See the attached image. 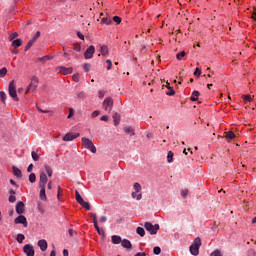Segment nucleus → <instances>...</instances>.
<instances>
[{
  "instance_id": "c85d7f7f",
  "label": "nucleus",
  "mask_w": 256,
  "mask_h": 256,
  "mask_svg": "<svg viewBox=\"0 0 256 256\" xmlns=\"http://www.w3.org/2000/svg\"><path fill=\"white\" fill-rule=\"evenodd\" d=\"M44 169H45L48 177H53V170L51 169V167H49V165H45Z\"/></svg>"
},
{
  "instance_id": "4d7b16f0",
  "label": "nucleus",
  "mask_w": 256,
  "mask_h": 256,
  "mask_svg": "<svg viewBox=\"0 0 256 256\" xmlns=\"http://www.w3.org/2000/svg\"><path fill=\"white\" fill-rule=\"evenodd\" d=\"M100 223H107V216H101Z\"/></svg>"
},
{
  "instance_id": "bf43d9fd",
  "label": "nucleus",
  "mask_w": 256,
  "mask_h": 256,
  "mask_svg": "<svg viewBox=\"0 0 256 256\" xmlns=\"http://www.w3.org/2000/svg\"><path fill=\"white\" fill-rule=\"evenodd\" d=\"M100 121H109V116L103 115V116L100 118Z\"/></svg>"
},
{
  "instance_id": "393cba45",
  "label": "nucleus",
  "mask_w": 256,
  "mask_h": 256,
  "mask_svg": "<svg viewBox=\"0 0 256 256\" xmlns=\"http://www.w3.org/2000/svg\"><path fill=\"white\" fill-rule=\"evenodd\" d=\"M94 227H95L98 235H102L103 237H105V230L99 228V224H94Z\"/></svg>"
},
{
  "instance_id": "2f4dec72",
  "label": "nucleus",
  "mask_w": 256,
  "mask_h": 256,
  "mask_svg": "<svg viewBox=\"0 0 256 256\" xmlns=\"http://www.w3.org/2000/svg\"><path fill=\"white\" fill-rule=\"evenodd\" d=\"M101 23H103L104 25H111L112 21L111 18H102L101 19Z\"/></svg>"
},
{
  "instance_id": "603ef678",
  "label": "nucleus",
  "mask_w": 256,
  "mask_h": 256,
  "mask_svg": "<svg viewBox=\"0 0 256 256\" xmlns=\"http://www.w3.org/2000/svg\"><path fill=\"white\" fill-rule=\"evenodd\" d=\"M73 115H75V110H73V108H70L69 114H68V119H71V117H73Z\"/></svg>"
},
{
  "instance_id": "ea45409f",
  "label": "nucleus",
  "mask_w": 256,
  "mask_h": 256,
  "mask_svg": "<svg viewBox=\"0 0 256 256\" xmlns=\"http://www.w3.org/2000/svg\"><path fill=\"white\" fill-rule=\"evenodd\" d=\"M183 57H185V51H181L180 53H178V54L176 55V59H177L178 61H181V59H183Z\"/></svg>"
},
{
  "instance_id": "4be33fe9",
  "label": "nucleus",
  "mask_w": 256,
  "mask_h": 256,
  "mask_svg": "<svg viewBox=\"0 0 256 256\" xmlns=\"http://www.w3.org/2000/svg\"><path fill=\"white\" fill-rule=\"evenodd\" d=\"M51 59H53V56L46 55L38 58V61H40V63H45L46 61H51Z\"/></svg>"
},
{
  "instance_id": "f257e3e1",
  "label": "nucleus",
  "mask_w": 256,
  "mask_h": 256,
  "mask_svg": "<svg viewBox=\"0 0 256 256\" xmlns=\"http://www.w3.org/2000/svg\"><path fill=\"white\" fill-rule=\"evenodd\" d=\"M81 141L85 149H88L89 151H91V153H97V147H95V144H93V141H91V139L83 137Z\"/></svg>"
},
{
  "instance_id": "774afa93",
  "label": "nucleus",
  "mask_w": 256,
  "mask_h": 256,
  "mask_svg": "<svg viewBox=\"0 0 256 256\" xmlns=\"http://www.w3.org/2000/svg\"><path fill=\"white\" fill-rule=\"evenodd\" d=\"M42 113H49L50 117L53 116V112L49 110H44L42 111Z\"/></svg>"
},
{
  "instance_id": "e433bc0d",
  "label": "nucleus",
  "mask_w": 256,
  "mask_h": 256,
  "mask_svg": "<svg viewBox=\"0 0 256 256\" xmlns=\"http://www.w3.org/2000/svg\"><path fill=\"white\" fill-rule=\"evenodd\" d=\"M31 157H32L33 161H39V154H37V152L32 151Z\"/></svg>"
},
{
  "instance_id": "dca6fc26",
  "label": "nucleus",
  "mask_w": 256,
  "mask_h": 256,
  "mask_svg": "<svg viewBox=\"0 0 256 256\" xmlns=\"http://www.w3.org/2000/svg\"><path fill=\"white\" fill-rule=\"evenodd\" d=\"M12 171L15 177H17V179H21V177H23L21 170L17 166H12Z\"/></svg>"
},
{
  "instance_id": "bb28decb",
  "label": "nucleus",
  "mask_w": 256,
  "mask_h": 256,
  "mask_svg": "<svg viewBox=\"0 0 256 256\" xmlns=\"http://www.w3.org/2000/svg\"><path fill=\"white\" fill-rule=\"evenodd\" d=\"M199 91L195 90L192 92V95H191V101H197V99H199Z\"/></svg>"
},
{
  "instance_id": "58836bf2",
  "label": "nucleus",
  "mask_w": 256,
  "mask_h": 256,
  "mask_svg": "<svg viewBox=\"0 0 256 256\" xmlns=\"http://www.w3.org/2000/svg\"><path fill=\"white\" fill-rule=\"evenodd\" d=\"M134 189L136 191V193H141V184L139 183H134Z\"/></svg>"
},
{
  "instance_id": "6e6552de",
  "label": "nucleus",
  "mask_w": 256,
  "mask_h": 256,
  "mask_svg": "<svg viewBox=\"0 0 256 256\" xmlns=\"http://www.w3.org/2000/svg\"><path fill=\"white\" fill-rule=\"evenodd\" d=\"M14 223L16 225H23V227H28L27 218L24 215H19L16 217Z\"/></svg>"
},
{
  "instance_id": "2eb2a0df",
  "label": "nucleus",
  "mask_w": 256,
  "mask_h": 256,
  "mask_svg": "<svg viewBox=\"0 0 256 256\" xmlns=\"http://www.w3.org/2000/svg\"><path fill=\"white\" fill-rule=\"evenodd\" d=\"M59 72L63 73V75H71V73H73V68H65L64 66H60Z\"/></svg>"
},
{
  "instance_id": "ddd939ff",
  "label": "nucleus",
  "mask_w": 256,
  "mask_h": 256,
  "mask_svg": "<svg viewBox=\"0 0 256 256\" xmlns=\"http://www.w3.org/2000/svg\"><path fill=\"white\" fill-rule=\"evenodd\" d=\"M100 53L99 57H107L109 55V47L107 45H100Z\"/></svg>"
},
{
  "instance_id": "c9c22d12",
  "label": "nucleus",
  "mask_w": 256,
  "mask_h": 256,
  "mask_svg": "<svg viewBox=\"0 0 256 256\" xmlns=\"http://www.w3.org/2000/svg\"><path fill=\"white\" fill-rule=\"evenodd\" d=\"M16 241H18V243H23V241H25V235L23 234H18Z\"/></svg>"
},
{
  "instance_id": "49530a36",
  "label": "nucleus",
  "mask_w": 256,
  "mask_h": 256,
  "mask_svg": "<svg viewBox=\"0 0 256 256\" xmlns=\"http://www.w3.org/2000/svg\"><path fill=\"white\" fill-rule=\"evenodd\" d=\"M7 75V68H2L0 69V77H5Z\"/></svg>"
},
{
  "instance_id": "3c124183",
  "label": "nucleus",
  "mask_w": 256,
  "mask_h": 256,
  "mask_svg": "<svg viewBox=\"0 0 256 256\" xmlns=\"http://www.w3.org/2000/svg\"><path fill=\"white\" fill-rule=\"evenodd\" d=\"M106 63H108L107 71H110L111 67H113V62L110 59H108V60H106Z\"/></svg>"
},
{
  "instance_id": "4c0bfd02",
  "label": "nucleus",
  "mask_w": 256,
  "mask_h": 256,
  "mask_svg": "<svg viewBox=\"0 0 256 256\" xmlns=\"http://www.w3.org/2000/svg\"><path fill=\"white\" fill-rule=\"evenodd\" d=\"M34 44L35 42H33V40H30L25 46V51H29V49H31V47H33Z\"/></svg>"
},
{
  "instance_id": "20e7f679",
  "label": "nucleus",
  "mask_w": 256,
  "mask_h": 256,
  "mask_svg": "<svg viewBox=\"0 0 256 256\" xmlns=\"http://www.w3.org/2000/svg\"><path fill=\"white\" fill-rule=\"evenodd\" d=\"M38 86H39V78H37V76H33L31 78V82L28 88L26 89V93H35V90L37 89Z\"/></svg>"
},
{
  "instance_id": "e2e57ef3",
  "label": "nucleus",
  "mask_w": 256,
  "mask_h": 256,
  "mask_svg": "<svg viewBox=\"0 0 256 256\" xmlns=\"http://www.w3.org/2000/svg\"><path fill=\"white\" fill-rule=\"evenodd\" d=\"M79 99H85V94L83 92L78 93Z\"/></svg>"
},
{
  "instance_id": "b1692460",
  "label": "nucleus",
  "mask_w": 256,
  "mask_h": 256,
  "mask_svg": "<svg viewBox=\"0 0 256 256\" xmlns=\"http://www.w3.org/2000/svg\"><path fill=\"white\" fill-rule=\"evenodd\" d=\"M23 45V40L21 39H16L12 41V47H21Z\"/></svg>"
},
{
  "instance_id": "a19ab883",
  "label": "nucleus",
  "mask_w": 256,
  "mask_h": 256,
  "mask_svg": "<svg viewBox=\"0 0 256 256\" xmlns=\"http://www.w3.org/2000/svg\"><path fill=\"white\" fill-rule=\"evenodd\" d=\"M153 253L154 255H161V247L159 246L154 247Z\"/></svg>"
},
{
  "instance_id": "37998d69",
  "label": "nucleus",
  "mask_w": 256,
  "mask_h": 256,
  "mask_svg": "<svg viewBox=\"0 0 256 256\" xmlns=\"http://www.w3.org/2000/svg\"><path fill=\"white\" fill-rule=\"evenodd\" d=\"M83 69L84 71H86V73H89V71H91V64L89 63L84 64Z\"/></svg>"
},
{
  "instance_id": "a211bd4d",
  "label": "nucleus",
  "mask_w": 256,
  "mask_h": 256,
  "mask_svg": "<svg viewBox=\"0 0 256 256\" xmlns=\"http://www.w3.org/2000/svg\"><path fill=\"white\" fill-rule=\"evenodd\" d=\"M38 247H40L41 251H47V240H39Z\"/></svg>"
},
{
  "instance_id": "79ce46f5",
  "label": "nucleus",
  "mask_w": 256,
  "mask_h": 256,
  "mask_svg": "<svg viewBox=\"0 0 256 256\" xmlns=\"http://www.w3.org/2000/svg\"><path fill=\"white\" fill-rule=\"evenodd\" d=\"M40 37H41V32L37 31L36 34L32 37L31 41L35 43V41H37V39Z\"/></svg>"
},
{
  "instance_id": "9b49d317",
  "label": "nucleus",
  "mask_w": 256,
  "mask_h": 256,
  "mask_svg": "<svg viewBox=\"0 0 256 256\" xmlns=\"http://www.w3.org/2000/svg\"><path fill=\"white\" fill-rule=\"evenodd\" d=\"M16 213L18 215H23V213H25V203H23V201H19L16 204Z\"/></svg>"
},
{
  "instance_id": "864d4df0",
  "label": "nucleus",
  "mask_w": 256,
  "mask_h": 256,
  "mask_svg": "<svg viewBox=\"0 0 256 256\" xmlns=\"http://www.w3.org/2000/svg\"><path fill=\"white\" fill-rule=\"evenodd\" d=\"M72 79H73V81H75V83H79V74H74L72 76Z\"/></svg>"
},
{
  "instance_id": "4468645a",
  "label": "nucleus",
  "mask_w": 256,
  "mask_h": 256,
  "mask_svg": "<svg viewBox=\"0 0 256 256\" xmlns=\"http://www.w3.org/2000/svg\"><path fill=\"white\" fill-rule=\"evenodd\" d=\"M77 137H79V133H67L64 137H63V141H73V139H77Z\"/></svg>"
},
{
  "instance_id": "5fc2aeb1",
  "label": "nucleus",
  "mask_w": 256,
  "mask_h": 256,
  "mask_svg": "<svg viewBox=\"0 0 256 256\" xmlns=\"http://www.w3.org/2000/svg\"><path fill=\"white\" fill-rule=\"evenodd\" d=\"M99 113H100L99 110H95L92 112L91 117L92 118L99 117Z\"/></svg>"
},
{
  "instance_id": "680f3d73",
  "label": "nucleus",
  "mask_w": 256,
  "mask_h": 256,
  "mask_svg": "<svg viewBox=\"0 0 256 256\" xmlns=\"http://www.w3.org/2000/svg\"><path fill=\"white\" fill-rule=\"evenodd\" d=\"M194 75H201V70L199 68H196L194 71Z\"/></svg>"
},
{
  "instance_id": "c756f323",
  "label": "nucleus",
  "mask_w": 256,
  "mask_h": 256,
  "mask_svg": "<svg viewBox=\"0 0 256 256\" xmlns=\"http://www.w3.org/2000/svg\"><path fill=\"white\" fill-rule=\"evenodd\" d=\"M167 89H169L170 91L166 93V95H168L169 97H173V95H175V90L173 89V87L166 85Z\"/></svg>"
},
{
  "instance_id": "1a4fd4ad",
  "label": "nucleus",
  "mask_w": 256,
  "mask_h": 256,
  "mask_svg": "<svg viewBox=\"0 0 256 256\" xmlns=\"http://www.w3.org/2000/svg\"><path fill=\"white\" fill-rule=\"evenodd\" d=\"M93 55H95V46L91 45L85 51L84 57L85 59H93Z\"/></svg>"
},
{
  "instance_id": "39448f33",
  "label": "nucleus",
  "mask_w": 256,
  "mask_h": 256,
  "mask_svg": "<svg viewBox=\"0 0 256 256\" xmlns=\"http://www.w3.org/2000/svg\"><path fill=\"white\" fill-rule=\"evenodd\" d=\"M75 195H76L77 203H79V205H81V207H83L87 211H91V204H89V202H85V200H83V197H81V194H79V191L76 190Z\"/></svg>"
},
{
  "instance_id": "7c9ffc66",
  "label": "nucleus",
  "mask_w": 256,
  "mask_h": 256,
  "mask_svg": "<svg viewBox=\"0 0 256 256\" xmlns=\"http://www.w3.org/2000/svg\"><path fill=\"white\" fill-rule=\"evenodd\" d=\"M119 119H120V116L119 114L115 113L113 115V120H114V125L117 127L119 125Z\"/></svg>"
},
{
  "instance_id": "09e8293b",
  "label": "nucleus",
  "mask_w": 256,
  "mask_h": 256,
  "mask_svg": "<svg viewBox=\"0 0 256 256\" xmlns=\"http://www.w3.org/2000/svg\"><path fill=\"white\" fill-rule=\"evenodd\" d=\"M16 37H19V34L17 32H14L9 36V40L13 41V39H16Z\"/></svg>"
},
{
  "instance_id": "338daca9",
  "label": "nucleus",
  "mask_w": 256,
  "mask_h": 256,
  "mask_svg": "<svg viewBox=\"0 0 256 256\" xmlns=\"http://www.w3.org/2000/svg\"><path fill=\"white\" fill-rule=\"evenodd\" d=\"M252 19H254V21H256V8H254V12L252 14Z\"/></svg>"
},
{
  "instance_id": "a878e982",
  "label": "nucleus",
  "mask_w": 256,
  "mask_h": 256,
  "mask_svg": "<svg viewBox=\"0 0 256 256\" xmlns=\"http://www.w3.org/2000/svg\"><path fill=\"white\" fill-rule=\"evenodd\" d=\"M139 192H132V197L133 199H137V201H141V199H143V194L139 193Z\"/></svg>"
},
{
  "instance_id": "0eeeda50",
  "label": "nucleus",
  "mask_w": 256,
  "mask_h": 256,
  "mask_svg": "<svg viewBox=\"0 0 256 256\" xmlns=\"http://www.w3.org/2000/svg\"><path fill=\"white\" fill-rule=\"evenodd\" d=\"M102 108L104 111L111 113V111H113V98L106 97L102 103Z\"/></svg>"
},
{
  "instance_id": "5701e85b",
  "label": "nucleus",
  "mask_w": 256,
  "mask_h": 256,
  "mask_svg": "<svg viewBox=\"0 0 256 256\" xmlns=\"http://www.w3.org/2000/svg\"><path fill=\"white\" fill-rule=\"evenodd\" d=\"M225 138L231 141V139H235V133L233 131L225 132Z\"/></svg>"
},
{
  "instance_id": "423d86ee",
  "label": "nucleus",
  "mask_w": 256,
  "mask_h": 256,
  "mask_svg": "<svg viewBox=\"0 0 256 256\" xmlns=\"http://www.w3.org/2000/svg\"><path fill=\"white\" fill-rule=\"evenodd\" d=\"M144 227L146 231H149L150 235H157V231H159V224L153 225L151 222H145Z\"/></svg>"
},
{
  "instance_id": "cd10ccee",
  "label": "nucleus",
  "mask_w": 256,
  "mask_h": 256,
  "mask_svg": "<svg viewBox=\"0 0 256 256\" xmlns=\"http://www.w3.org/2000/svg\"><path fill=\"white\" fill-rule=\"evenodd\" d=\"M136 233L140 235V237H145V229L143 227H137Z\"/></svg>"
},
{
  "instance_id": "0e129e2a",
  "label": "nucleus",
  "mask_w": 256,
  "mask_h": 256,
  "mask_svg": "<svg viewBox=\"0 0 256 256\" xmlns=\"http://www.w3.org/2000/svg\"><path fill=\"white\" fill-rule=\"evenodd\" d=\"M31 171H33V164H30L27 168L28 173H31Z\"/></svg>"
},
{
  "instance_id": "aec40b11",
  "label": "nucleus",
  "mask_w": 256,
  "mask_h": 256,
  "mask_svg": "<svg viewBox=\"0 0 256 256\" xmlns=\"http://www.w3.org/2000/svg\"><path fill=\"white\" fill-rule=\"evenodd\" d=\"M111 239H112V243H114V245H119L123 241V239H121V236H117V235H113L111 237Z\"/></svg>"
},
{
  "instance_id": "8fccbe9b",
  "label": "nucleus",
  "mask_w": 256,
  "mask_h": 256,
  "mask_svg": "<svg viewBox=\"0 0 256 256\" xmlns=\"http://www.w3.org/2000/svg\"><path fill=\"white\" fill-rule=\"evenodd\" d=\"M92 219H93L94 225H98V224H99V223L97 222V213H92Z\"/></svg>"
},
{
  "instance_id": "f704fd0d",
  "label": "nucleus",
  "mask_w": 256,
  "mask_h": 256,
  "mask_svg": "<svg viewBox=\"0 0 256 256\" xmlns=\"http://www.w3.org/2000/svg\"><path fill=\"white\" fill-rule=\"evenodd\" d=\"M167 162L173 163V152L172 151H169L167 154Z\"/></svg>"
},
{
  "instance_id": "f3484780",
  "label": "nucleus",
  "mask_w": 256,
  "mask_h": 256,
  "mask_svg": "<svg viewBox=\"0 0 256 256\" xmlns=\"http://www.w3.org/2000/svg\"><path fill=\"white\" fill-rule=\"evenodd\" d=\"M39 188H40L39 197H40L41 201H47V194L45 193V187L39 186Z\"/></svg>"
},
{
  "instance_id": "72a5a7b5",
  "label": "nucleus",
  "mask_w": 256,
  "mask_h": 256,
  "mask_svg": "<svg viewBox=\"0 0 256 256\" xmlns=\"http://www.w3.org/2000/svg\"><path fill=\"white\" fill-rule=\"evenodd\" d=\"M0 99H1L2 103H5V101L7 99V94L5 93V91H0Z\"/></svg>"
},
{
  "instance_id": "6e6d98bb",
  "label": "nucleus",
  "mask_w": 256,
  "mask_h": 256,
  "mask_svg": "<svg viewBox=\"0 0 256 256\" xmlns=\"http://www.w3.org/2000/svg\"><path fill=\"white\" fill-rule=\"evenodd\" d=\"M189 193V190H187V189H184V190H182L181 191V195L183 196V197H187V194Z\"/></svg>"
},
{
  "instance_id": "412c9836",
  "label": "nucleus",
  "mask_w": 256,
  "mask_h": 256,
  "mask_svg": "<svg viewBox=\"0 0 256 256\" xmlns=\"http://www.w3.org/2000/svg\"><path fill=\"white\" fill-rule=\"evenodd\" d=\"M124 131L130 135V137H133V135H135V130L133 129V127L131 126H126L124 127Z\"/></svg>"
},
{
  "instance_id": "a18cd8bd",
  "label": "nucleus",
  "mask_w": 256,
  "mask_h": 256,
  "mask_svg": "<svg viewBox=\"0 0 256 256\" xmlns=\"http://www.w3.org/2000/svg\"><path fill=\"white\" fill-rule=\"evenodd\" d=\"M8 201L9 203H15V201H17V197L15 195H10Z\"/></svg>"
},
{
  "instance_id": "052dcab7",
  "label": "nucleus",
  "mask_w": 256,
  "mask_h": 256,
  "mask_svg": "<svg viewBox=\"0 0 256 256\" xmlns=\"http://www.w3.org/2000/svg\"><path fill=\"white\" fill-rule=\"evenodd\" d=\"M77 36L79 37V39H81L82 41L85 40V36L83 34H81V32L77 33Z\"/></svg>"
},
{
  "instance_id": "f03ea898",
  "label": "nucleus",
  "mask_w": 256,
  "mask_h": 256,
  "mask_svg": "<svg viewBox=\"0 0 256 256\" xmlns=\"http://www.w3.org/2000/svg\"><path fill=\"white\" fill-rule=\"evenodd\" d=\"M199 247H201V238L197 237L195 238L192 245L190 246L191 255H194V256L199 255Z\"/></svg>"
},
{
  "instance_id": "7ed1b4c3",
  "label": "nucleus",
  "mask_w": 256,
  "mask_h": 256,
  "mask_svg": "<svg viewBox=\"0 0 256 256\" xmlns=\"http://www.w3.org/2000/svg\"><path fill=\"white\" fill-rule=\"evenodd\" d=\"M8 92L13 101H19V97H17V88L15 85V80H12L9 83Z\"/></svg>"
},
{
  "instance_id": "473e14b6",
  "label": "nucleus",
  "mask_w": 256,
  "mask_h": 256,
  "mask_svg": "<svg viewBox=\"0 0 256 256\" xmlns=\"http://www.w3.org/2000/svg\"><path fill=\"white\" fill-rule=\"evenodd\" d=\"M29 181L30 183H35L37 181V176L35 175V173H31L29 175Z\"/></svg>"
},
{
  "instance_id": "de8ad7c7",
  "label": "nucleus",
  "mask_w": 256,
  "mask_h": 256,
  "mask_svg": "<svg viewBox=\"0 0 256 256\" xmlns=\"http://www.w3.org/2000/svg\"><path fill=\"white\" fill-rule=\"evenodd\" d=\"M113 21H114V23H117V25H120V23H121V17H119V16H114V17H113Z\"/></svg>"
},
{
  "instance_id": "13d9d810",
  "label": "nucleus",
  "mask_w": 256,
  "mask_h": 256,
  "mask_svg": "<svg viewBox=\"0 0 256 256\" xmlns=\"http://www.w3.org/2000/svg\"><path fill=\"white\" fill-rule=\"evenodd\" d=\"M243 98H244V101H252L253 99L251 98V96H249V95H243L242 96Z\"/></svg>"
},
{
  "instance_id": "6ab92c4d",
  "label": "nucleus",
  "mask_w": 256,
  "mask_h": 256,
  "mask_svg": "<svg viewBox=\"0 0 256 256\" xmlns=\"http://www.w3.org/2000/svg\"><path fill=\"white\" fill-rule=\"evenodd\" d=\"M121 245L124 249H131V247H133L131 241H129L128 239H123Z\"/></svg>"
},
{
  "instance_id": "c03bdc74",
  "label": "nucleus",
  "mask_w": 256,
  "mask_h": 256,
  "mask_svg": "<svg viewBox=\"0 0 256 256\" xmlns=\"http://www.w3.org/2000/svg\"><path fill=\"white\" fill-rule=\"evenodd\" d=\"M210 256H223V253H221V250H215Z\"/></svg>"
},
{
  "instance_id": "f8f14e48",
  "label": "nucleus",
  "mask_w": 256,
  "mask_h": 256,
  "mask_svg": "<svg viewBox=\"0 0 256 256\" xmlns=\"http://www.w3.org/2000/svg\"><path fill=\"white\" fill-rule=\"evenodd\" d=\"M47 174L44 171L40 172L39 187H45L47 185Z\"/></svg>"
},
{
  "instance_id": "9d476101",
  "label": "nucleus",
  "mask_w": 256,
  "mask_h": 256,
  "mask_svg": "<svg viewBox=\"0 0 256 256\" xmlns=\"http://www.w3.org/2000/svg\"><path fill=\"white\" fill-rule=\"evenodd\" d=\"M23 251L27 256H35V249H33L31 244L24 245Z\"/></svg>"
},
{
  "instance_id": "69168bd1",
  "label": "nucleus",
  "mask_w": 256,
  "mask_h": 256,
  "mask_svg": "<svg viewBox=\"0 0 256 256\" xmlns=\"http://www.w3.org/2000/svg\"><path fill=\"white\" fill-rule=\"evenodd\" d=\"M63 256H69V250L64 249L63 250Z\"/></svg>"
}]
</instances>
